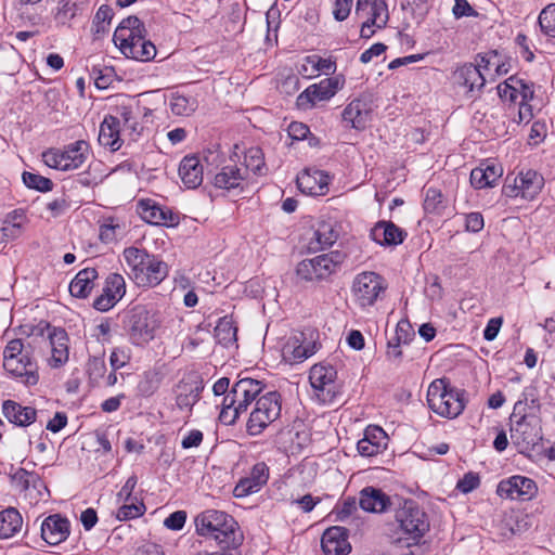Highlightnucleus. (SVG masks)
<instances>
[{
  "label": "nucleus",
  "mask_w": 555,
  "mask_h": 555,
  "mask_svg": "<svg viewBox=\"0 0 555 555\" xmlns=\"http://www.w3.org/2000/svg\"><path fill=\"white\" fill-rule=\"evenodd\" d=\"M122 256L129 268L128 276L139 287L157 286L168 275V264L145 249L127 247Z\"/></svg>",
  "instance_id": "1"
},
{
  "label": "nucleus",
  "mask_w": 555,
  "mask_h": 555,
  "mask_svg": "<svg viewBox=\"0 0 555 555\" xmlns=\"http://www.w3.org/2000/svg\"><path fill=\"white\" fill-rule=\"evenodd\" d=\"M197 534L212 539L217 544L242 545L244 534L237 521L229 514L207 509L195 517Z\"/></svg>",
  "instance_id": "2"
},
{
  "label": "nucleus",
  "mask_w": 555,
  "mask_h": 555,
  "mask_svg": "<svg viewBox=\"0 0 555 555\" xmlns=\"http://www.w3.org/2000/svg\"><path fill=\"white\" fill-rule=\"evenodd\" d=\"M33 353V345L20 338L11 339L3 350V369L10 377L26 386L39 382V367Z\"/></svg>",
  "instance_id": "3"
},
{
  "label": "nucleus",
  "mask_w": 555,
  "mask_h": 555,
  "mask_svg": "<svg viewBox=\"0 0 555 555\" xmlns=\"http://www.w3.org/2000/svg\"><path fill=\"white\" fill-rule=\"evenodd\" d=\"M263 389L262 382L249 377L238 379L222 398L219 420L225 425H233L241 414L259 398Z\"/></svg>",
  "instance_id": "4"
},
{
  "label": "nucleus",
  "mask_w": 555,
  "mask_h": 555,
  "mask_svg": "<svg viewBox=\"0 0 555 555\" xmlns=\"http://www.w3.org/2000/svg\"><path fill=\"white\" fill-rule=\"evenodd\" d=\"M524 399L518 400L514 405L512 420L514 421L511 427V439L519 452L525 453L533 451L534 448L543 439L542 425L539 416L533 414L521 413L525 402L528 400L527 393H522Z\"/></svg>",
  "instance_id": "5"
},
{
  "label": "nucleus",
  "mask_w": 555,
  "mask_h": 555,
  "mask_svg": "<svg viewBox=\"0 0 555 555\" xmlns=\"http://www.w3.org/2000/svg\"><path fill=\"white\" fill-rule=\"evenodd\" d=\"M427 402L436 414L455 418L466 406L465 391L450 387L444 378L435 379L428 387Z\"/></svg>",
  "instance_id": "6"
},
{
  "label": "nucleus",
  "mask_w": 555,
  "mask_h": 555,
  "mask_svg": "<svg viewBox=\"0 0 555 555\" xmlns=\"http://www.w3.org/2000/svg\"><path fill=\"white\" fill-rule=\"evenodd\" d=\"M160 326L157 314L145 306H134L124 317V328L133 346L143 347L155 338Z\"/></svg>",
  "instance_id": "7"
},
{
  "label": "nucleus",
  "mask_w": 555,
  "mask_h": 555,
  "mask_svg": "<svg viewBox=\"0 0 555 555\" xmlns=\"http://www.w3.org/2000/svg\"><path fill=\"white\" fill-rule=\"evenodd\" d=\"M346 259V254L340 250H333L307 258L298 262L296 274L300 280L314 282L323 281L335 274Z\"/></svg>",
  "instance_id": "8"
},
{
  "label": "nucleus",
  "mask_w": 555,
  "mask_h": 555,
  "mask_svg": "<svg viewBox=\"0 0 555 555\" xmlns=\"http://www.w3.org/2000/svg\"><path fill=\"white\" fill-rule=\"evenodd\" d=\"M281 410L282 397L280 392L269 391L260 396L256 400L246 423V431L248 435L258 436L262 434L269 425L280 417Z\"/></svg>",
  "instance_id": "9"
},
{
  "label": "nucleus",
  "mask_w": 555,
  "mask_h": 555,
  "mask_svg": "<svg viewBox=\"0 0 555 555\" xmlns=\"http://www.w3.org/2000/svg\"><path fill=\"white\" fill-rule=\"evenodd\" d=\"M387 287V282L380 274L363 271L353 278L351 295L361 309H366L383 298Z\"/></svg>",
  "instance_id": "10"
},
{
  "label": "nucleus",
  "mask_w": 555,
  "mask_h": 555,
  "mask_svg": "<svg viewBox=\"0 0 555 555\" xmlns=\"http://www.w3.org/2000/svg\"><path fill=\"white\" fill-rule=\"evenodd\" d=\"M395 519L406 539L418 542L429 530L427 514L412 500L396 509Z\"/></svg>",
  "instance_id": "11"
},
{
  "label": "nucleus",
  "mask_w": 555,
  "mask_h": 555,
  "mask_svg": "<svg viewBox=\"0 0 555 555\" xmlns=\"http://www.w3.org/2000/svg\"><path fill=\"white\" fill-rule=\"evenodd\" d=\"M88 154V142L79 140L66 145L63 150L49 149L42 153V159L50 168L68 171L78 169L87 160Z\"/></svg>",
  "instance_id": "12"
},
{
  "label": "nucleus",
  "mask_w": 555,
  "mask_h": 555,
  "mask_svg": "<svg viewBox=\"0 0 555 555\" xmlns=\"http://www.w3.org/2000/svg\"><path fill=\"white\" fill-rule=\"evenodd\" d=\"M544 185L542 175L532 169L520 170L517 175H507L503 194L509 198L534 199Z\"/></svg>",
  "instance_id": "13"
},
{
  "label": "nucleus",
  "mask_w": 555,
  "mask_h": 555,
  "mask_svg": "<svg viewBox=\"0 0 555 555\" xmlns=\"http://www.w3.org/2000/svg\"><path fill=\"white\" fill-rule=\"evenodd\" d=\"M356 14L364 18L360 36L371 38L376 29L386 27L389 21V11L386 0H357Z\"/></svg>",
  "instance_id": "14"
},
{
  "label": "nucleus",
  "mask_w": 555,
  "mask_h": 555,
  "mask_svg": "<svg viewBox=\"0 0 555 555\" xmlns=\"http://www.w3.org/2000/svg\"><path fill=\"white\" fill-rule=\"evenodd\" d=\"M337 372L332 365L314 364L310 369L309 382L317 399L325 404L331 403L337 393Z\"/></svg>",
  "instance_id": "15"
},
{
  "label": "nucleus",
  "mask_w": 555,
  "mask_h": 555,
  "mask_svg": "<svg viewBox=\"0 0 555 555\" xmlns=\"http://www.w3.org/2000/svg\"><path fill=\"white\" fill-rule=\"evenodd\" d=\"M13 486L23 492L25 498L29 499L30 504H37L40 501H46L50 496L48 487L41 477L25 468H17L10 475Z\"/></svg>",
  "instance_id": "16"
},
{
  "label": "nucleus",
  "mask_w": 555,
  "mask_h": 555,
  "mask_svg": "<svg viewBox=\"0 0 555 555\" xmlns=\"http://www.w3.org/2000/svg\"><path fill=\"white\" fill-rule=\"evenodd\" d=\"M343 88L339 77L322 79L319 83L309 86L297 98V105L304 109L313 107L317 103L327 101Z\"/></svg>",
  "instance_id": "17"
},
{
  "label": "nucleus",
  "mask_w": 555,
  "mask_h": 555,
  "mask_svg": "<svg viewBox=\"0 0 555 555\" xmlns=\"http://www.w3.org/2000/svg\"><path fill=\"white\" fill-rule=\"evenodd\" d=\"M496 493L504 499L527 501L537 493V485L528 477L515 475L501 480Z\"/></svg>",
  "instance_id": "18"
},
{
  "label": "nucleus",
  "mask_w": 555,
  "mask_h": 555,
  "mask_svg": "<svg viewBox=\"0 0 555 555\" xmlns=\"http://www.w3.org/2000/svg\"><path fill=\"white\" fill-rule=\"evenodd\" d=\"M126 294V281L119 273H109L103 292L93 301L94 309L105 312L112 309Z\"/></svg>",
  "instance_id": "19"
},
{
  "label": "nucleus",
  "mask_w": 555,
  "mask_h": 555,
  "mask_svg": "<svg viewBox=\"0 0 555 555\" xmlns=\"http://www.w3.org/2000/svg\"><path fill=\"white\" fill-rule=\"evenodd\" d=\"M269 476V466L264 462L256 463L250 472L237 481L233 495L241 499L259 492L267 485Z\"/></svg>",
  "instance_id": "20"
},
{
  "label": "nucleus",
  "mask_w": 555,
  "mask_h": 555,
  "mask_svg": "<svg viewBox=\"0 0 555 555\" xmlns=\"http://www.w3.org/2000/svg\"><path fill=\"white\" fill-rule=\"evenodd\" d=\"M46 330L51 347V357L48 363L53 369L61 367L69 358L68 335L64 328L51 326L49 323L46 324Z\"/></svg>",
  "instance_id": "21"
},
{
  "label": "nucleus",
  "mask_w": 555,
  "mask_h": 555,
  "mask_svg": "<svg viewBox=\"0 0 555 555\" xmlns=\"http://www.w3.org/2000/svg\"><path fill=\"white\" fill-rule=\"evenodd\" d=\"M41 538L49 545H59L70 534V521L61 514L46 517L40 527Z\"/></svg>",
  "instance_id": "22"
},
{
  "label": "nucleus",
  "mask_w": 555,
  "mask_h": 555,
  "mask_svg": "<svg viewBox=\"0 0 555 555\" xmlns=\"http://www.w3.org/2000/svg\"><path fill=\"white\" fill-rule=\"evenodd\" d=\"M372 106L365 99H353L341 113L345 127L363 130L371 120Z\"/></svg>",
  "instance_id": "23"
},
{
  "label": "nucleus",
  "mask_w": 555,
  "mask_h": 555,
  "mask_svg": "<svg viewBox=\"0 0 555 555\" xmlns=\"http://www.w3.org/2000/svg\"><path fill=\"white\" fill-rule=\"evenodd\" d=\"M330 181V176L318 169H306L296 179L299 191L313 196L325 195L328 191Z\"/></svg>",
  "instance_id": "24"
},
{
  "label": "nucleus",
  "mask_w": 555,
  "mask_h": 555,
  "mask_svg": "<svg viewBox=\"0 0 555 555\" xmlns=\"http://www.w3.org/2000/svg\"><path fill=\"white\" fill-rule=\"evenodd\" d=\"M145 33L144 24L137 16H128L124 18L116 28L113 41L120 52H122L124 46H132L135 41L139 42Z\"/></svg>",
  "instance_id": "25"
},
{
  "label": "nucleus",
  "mask_w": 555,
  "mask_h": 555,
  "mask_svg": "<svg viewBox=\"0 0 555 555\" xmlns=\"http://www.w3.org/2000/svg\"><path fill=\"white\" fill-rule=\"evenodd\" d=\"M315 352V345L305 344L302 333L289 337L282 347V359L284 362L293 365L304 362Z\"/></svg>",
  "instance_id": "26"
},
{
  "label": "nucleus",
  "mask_w": 555,
  "mask_h": 555,
  "mask_svg": "<svg viewBox=\"0 0 555 555\" xmlns=\"http://www.w3.org/2000/svg\"><path fill=\"white\" fill-rule=\"evenodd\" d=\"M321 546L325 555H349L351 545L347 529L338 526L326 529L321 539Z\"/></svg>",
  "instance_id": "27"
},
{
  "label": "nucleus",
  "mask_w": 555,
  "mask_h": 555,
  "mask_svg": "<svg viewBox=\"0 0 555 555\" xmlns=\"http://www.w3.org/2000/svg\"><path fill=\"white\" fill-rule=\"evenodd\" d=\"M246 168L237 164L224 165L214 178V185L218 189L231 191L243 190L246 180Z\"/></svg>",
  "instance_id": "28"
},
{
  "label": "nucleus",
  "mask_w": 555,
  "mask_h": 555,
  "mask_svg": "<svg viewBox=\"0 0 555 555\" xmlns=\"http://www.w3.org/2000/svg\"><path fill=\"white\" fill-rule=\"evenodd\" d=\"M371 237L383 246H397L403 243L406 232L391 221H378L371 230Z\"/></svg>",
  "instance_id": "29"
},
{
  "label": "nucleus",
  "mask_w": 555,
  "mask_h": 555,
  "mask_svg": "<svg viewBox=\"0 0 555 555\" xmlns=\"http://www.w3.org/2000/svg\"><path fill=\"white\" fill-rule=\"evenodd\" d=\"M360 507L370 513H384L391 506V499L382 489L365 487L360 491Z\"/></svg>",
  "instance_id": "30"
},
{
  "label": "nucleus",
  "mask_w": 555,
  "mask_h": 555,
  "mask_svg": "<svg viewBox=\"0 0 555 555\" xmlns=\"http://www.w3.org/2000/svg\"><path fill=\"white\" fill-rule=\"evenodd\" d=\"M179 176L188 189H196L203 182L204 169L196 155H186L179 165Z\"/></svg>",
  "instance_id": "31"
},
{
  "label": "nucleus",
  "mask_w": 555,
  "mask_h": 555,
  "mask_svg": "<svg viewBox=\"0 0 555 555\" xmlns=\"http://www.w3.org/2000/svg\"><path fill=\"white\" fill-rule=\"evenodd\" d=\"M120 131L119 118L112 115L106 116L100 126L99 143L112 151H117L121 146Z\"/></svg>",
  "instance_id": "32"
},
{
  "label": "nucleus",
  "mask_w": 555,
  "mask_h": 555,
  "mask_svg": "<svg viewBox=\"0 0 555 555\" xmlns=\"http://www.w3.org/2000/svg\"><path fill=\"white\" fill-rule=\"evenodd\" d=\"M2 412L5 418L18 426H28L36 421L37 412L31 406H22L15 401L3 402Z\"/></svg>",
  "instance_id": "33"
},
{
  "label": "nucleus",
  "mask_w": 555,
  "mask_h": 555,
  "mask_svg": "<svg viewBox=\"0 0 555 555\" xmlns=\"http://www.w3.org/2000/svg\"><path fill=\"white\" fill-rule=\"evenodd\" d=\"M455 79L459 85L467 88V91L474 93L480 91L485 86L486 79L478 66L467 63L459 67L455 72Z\"/></svg>",
  "instance_id": "34"
},
{
  "label": "nucleus",
  "mask_w": 555,
  "mask_h": 555,
  "mask_svg": "<svg viewBox=\"0 0 555 555\" xmlns=\"http://www.w3.org/2000/svg\"><path fill=\"white\" fill-rule=\"evenodd\" d=\"M98 279V271L94 268H85L80 270L69 284L72 296L77 298H87L94 287V281Z\"/></svg>",
  "instance_id": "35"
},
{
  "label": "nucleus",
  "mask_w": 555,
  "mask_h": 555,
  "mask_svg": "<svg viewBox=\"0 0 555 555\" xmlns=\"http://www.w3.org/2000/svg\"><path fill=\"white\" fill-rule=\"evenodd\" d=\"M502 175L500 166L494 164L487 165L486 167L474 168L470 172V184L475 189H483L492 186Z\"/></svg>",
  "instance_id": "36"
},
{
  "label": "nucleus",
  "mask_w": 555,
  "mask_h": 555,
  "mask_svg": "<svg viewBox=\"0 0 555 555\" xmlns=\"http://www.w3.org/2000/svg\"><path fill=\"white\" fill-rule=\"evenodd\" d=\"M23 525V518L18 511L9 507L0 512V539H9L16 534Z\"/></svg>",
  "instance_id": "37"
},
{
  "label": "nucleus",
  "mask_w": 555,
  "mask_h": 555,
  "mask_svg": "<svg viewBox=\"0 0 555 555\" xmlns=\"http://www.w3.org/2000/svg\"><path fill=\"white\" fill-rule=\"evenodd\" d=\"M126 57H130L141 62L152 61L156 55L155 44L145 39V35L141 37L139 42L132 43V46H124L122 52Z\"/></svg>",
  "instance_id": "38"
},
{
  "label": "nucleus",
  "mask_w": 555,
  "mask_h": 555,
  "mask_svg": "<svg viewBox=\"0 0 555 555\" xmlns=\"http://www.w3.org/2000/svg\"><path fill=\"white\" fill-rule=\"evenodd\" d=\"M526 526L527 524L524 520L522 514L515 511L504 513L498 525L500 534L503 538H511L514 534L522 532Z\"/></svg>",
  "instance_id": "39"
},
{
  "label": "nucleus",
  "mask_w": 555,
  "mask_h": 555,
  "mask_svg": "<svg viewBox=\"0 0 555 555\" xmlns=\"http://www.w3.org/2000/svg\"><path fill=\"white\" fill-rule=\"evenodd\" d=\"M410 330V323L408 321H401L398 323L396 334L392 339L387 344L386 357L388 360L399 362L402 358L401 345L408 344V335L404 337L401 335L402 332Z\"/></svg>",
  "instance_id": "40"
},
{
  "label": "nucleus",
  "mask_w": 555,
  "mask_h": 555,
  "mask_svg": "<svg viewBox=\"0 0 555 555\" xmlns=\"http://www.w3.org/2000/svg\"><path fill=\"white\" fill-rule=\"evenodd\" d=\"M140 215L143 220L151 224H168V221L172 220L171 214L150 201L140 203Z\"/></svg>",
  "instance_id": "41"
},
{
  "label": "nucleus",
  "mask_w": 555,
  "mask_h": 555,
  "mask_svg": "<svg viewBox=\"0 0 555 555\" xmlns=\"http://www.w3.org/2000/svg\"><path fill=\"white\" fill-rule=\"evenodd\" d=\"M125 234V227L118 218L107 217L104 218L100 224L99 237L102 243L111 244L116 242Z\"/></svg>",
  "instance_id": "42"
},
{
  "label": "nucleus",
  "mask_w": 555,
  "mask_h": 555,
  "mask_svg": "<svg viewBox=\"0 0 555 555\" xmlns=\"http://www.w3.org/2000/svg\"><path fill=\"white\" fill-rule=\"evenodd\" d=\"M334 68L335 65L332 61L322 59L319 55H309L304 60L299 73L311 77L320 73L328 74Z\"/></svg>",
  "instance_id": "43"
},
{
  "label": "nucleus",
  "mask_w": 555,
  "mask_h": 555,
  "mask_svg": "<svg viewBox=\"0 0 555 555\" xmlns=\"http://www.w3.org/2000/svg\"><path fill=\"white\" fill-rule=\"evenodd\" d=\"M522 87V79L517 76H511L504 82L498 86V94L501 100L518 104L520 100L519 90Z\"/></svg>",
  "instance_id": "44"
},
{
  "label": "nucleus",
  "mask_w": 555,
  "mask_h": 555,
  "mask_svg": "<svg viewBox=\"0 0 555 555\" xmlns=\"http://www.w3.org/2000/svg\"><path fill=\"white\" fill-rule=\"evenodd\" d=\"M336 225L330 221H321L314 231V240L320 248L331 247L338 238Z\"/></svg>",
  "instance_id": "45"
},
{
  "label": "nucleus",
  "mask_w": 555,
  "mask_h": 555,
  "mask_svg": "<svg viewBox=\"0 0 555 555\" xmlns=\"http://www.w3.org/2000/svg\"><path fill=\"white\" fill-rule=\"evenodd\" d=\"M237 328L234 326L233 321L229 317L219 319L215 327V338L219 344L228 347L236 341Z\"/></svg>",
  "instance_id": "46"
},
{
  "label": "nucleus",
  "mask_w": 555,
  "mask_h": 555,
  "mask_svg": "<svg viewBox=\"0 0 555 555\" xmlns=\"http://www.w3.org/2000/svg\"><path fill=\"white\" fill-rule=\"evenodd\" d=\"M197 100L193 96L173 93L170 99V108L177 116H190L197 108Z\"/></svg>",
  "instance_id": "47"
},
{
  "label": "nucleus",
  "mask_w": 555,
  "mask_h": 555,
  "mask_svg": "<svg viewBox=\"0 0 555 555\" xmlns=\"http://www.w3.org/2000/svg\"><path fill=\"white\" fill-rule=\"evenodd\" d=\"M199 399V390L189 384L178 386V395L176 398L177 406L180 410H191Z\"/></svg>",
  "instance_id": "48"
},
{
  "label": "nucleus",
  "mask_w": 555,
  "mask_h": 555,
  "mask_svg": "<svg viewBox=\"0 0 555 555\" xmlns=\"http://www.w3.org/2000/svg\"><path fill=\"white\" fill-rule=\"evenodd\" d=\"M240 166L246 168V178L248 177L249 171L254 172L255 175H262V169L264 167V158L261 149H248L244 155V163L241 164Z\"/></svg>",
  "instance_id": "49"
},
{
  "label": "nucleus",
  "mask_w": 555,
  "mask_h": 555,
  "mask_svg": "<svg viewBox=\"0 0 555 555\" xmlns=\"http://www.w3.org/2000/svg\"><path fill=\"white\" fill-rule=\"evenodd\" d=\"M423 206L427 214L440 215L444 209L441 191L436 188L426 189Z\"/></svg>",
  "instance_id": "50"
},
{
  "label": "nucleus",
  "mask_w": 555,
  "mask_h": 555,
  "mask_svg": "<svg viewBox=\"0 0 555 555\" xmlns=\"http://www.w3.org/2000/svg\"><path fill=\"white\" fill-rule=\"evenodd\" d=\"M145 505L137 499L122 502L118 508L116 517L120 521L130 520L142 516L145 513Z\"/></svg>",
  "instance_id": "51"
},
{
  "label": "nucleus",
  "mask_w": 555,
  "mask_h": 555,
  "mask_svg": "<svg viewBox=\"0 0 555 555\" xmlns=\"http://www.w3.org/2000/svg\"><path fill=\"white\" fill-rule=\"evenodd\" d=\"M91 77L98 89H107L116 79V74L113 67L109 66H93L91 69Z\"/></svg>",
  "instance_id": "52"
},
{
  "label": "nucleus",
  "mask_w": 555,
  "mask_h": 555,
  "mask_svg": "<svg viewBox=\"0 0 555 555\" xmlns=\"http://www.w3.org/2000/svg\"><path fill=\"white\" fill-rule=\"evenodd\" d=\"M538 23L544 35L555 38V3L548 4L540 12Z\"/></svg>",
  "instance_id": "53"
},
{
  "label": "nucleus",
  "mask_w": 555,
  "mask_h": 555,
  "mask_svg": "<svg viewBox=\"0 0 555 555\" xmlns=\"http://www.w3.org/2000/svg\"><path fill=\"white\" fill-rule=\"evenodd\" d=\"M23 182L28 189H34L39 192H49L53 188V182L49 178L33 173L29 171L23 172Z\"/></svg>",
  "instance_id": "54"
},
{
  "label": "nucleus",
  "mask_w": 555,
  "mask_h": 555,
  "mask_svg": "<svg viewBox=\"0 0 555 555\" xmlns=\"http://www.w3.org/2000/svg\"><path fill=\"white\" fill-rule=\"evenodd\" d=\"M61 7L57 9L55 20L61 24H66L74 18L79 12L85 10L81 5H76L74 1H62L60 0Z\"/></svg>",
  "instance_id": "55"
},
{
  "label": "nucleus",
  "mask_w": 555,
  "mask_h": 555,
  "mask_svg": "<svg viewBox=\"0 0 555 555\" xmlns=\"http://www.w3.org/2000/svg\"><path fill=\"white\" fill-rule=\"evenodd\" d=\"M114 16V12L112 8L107 4H102L96 11L93 18V26L95 28V33H105L107 27Z\"/></svg>",
  "instance_id": "56"
},
{
  "label": "nucleus",
  "mask_w": 555,
  "mask_h": 555,
  "mask_svg": "<svg viewBox=\"0 0 555 555\" xmlns=\"http://www.w3.org/2000/svg\"><path fill=\"white\" fill-rule=\"evenodd\" d=\"M105 372L106 363L104 354L100 357H92L88 360L87 373L92 382L98 383L100 379L104 378Z\"/></svg>",
  "instance_id": "57"
},
{
  "label": "nucleus",
  "mask_w": 555,
  "mask_h": 555,
  "mask_svg": "<svg viewBox=\"0 0 555 555\" xmlns=\"http://www.w3.org/2000/svg\"><path fill=\"white\" fill-rule=\"evenodd\" d=\"M131 359V350L127 347H115L109 356L112 370L117 371L126 366Z\"/></svg>",
  "instance_id": "58"
},
{
  "label": "nucleus",
  "mask_w": 555,
  "mask_h": 555,
  "mask_svg": "<svg viewBox=\"0 0 555 555\" xmlns=\"http://www.w3.org/2000/svg\"><path fill=\"white\" fill-rule=\"evenodd\" d=\"M358 511L357 501L354 498H348L341 504H338L333 509V515L338 521H346Z\"/></svg>",
  "instance_id": "59"
},
{
  "label": "nucleus",
  "mask_w": 555,
  "mask_h": 555,
  "mask_svg": "<svg viewBox=\"0 0 555 555\" xmlns=\"http://www.w3.org/2000/svg\"><path fill=\"white\" fill-rule=\"evenodd\" d=\"M358 453L363 457H372L385 450V444L372 443L369 438H362L357 443Z\"/></svg>",
  "instance_id": "60"
},
{
  "label": "nucleus",
  "mask_w": 555,
  "mask_h": 555,
  "mask_svg": "<svg viewBox=\"0 0 555 555\" xmlns=\"http://www.w3.org/2000/svg\"><path fill=\"white\" fill-rule=\"evenodd\" d=\"M158 388V379L155 374H145L144 378L139 383L138 390L144 397L152 396Z\"/></svg>",
  "instance_id": "61"
},
{
  "label": "nucleus",
  "mask_w": 555,
  "mask_h": 555,
  "mask_svg": "<svg viewBox=\"0 0 555 555\" xmlns=\"http://www.w3.org/2000/svg\"><path fill=\"white\" fill-rule=\"evenodd\" d=\"M70 208V202L65 196L54 198L47 204V209L51 212L52 217H59Z\"/></svg>",
  "instance_id": "62"
},
{
  "label": "nucleus",
  "mask_w": 555,
  "mask_h": 555,
  "mask_svg": "<svg viewBox=\"0 0 555 555\" xmlns=\"http://www.w3.org/2000/svg\"><path fill=\"white\" fill-rule=\"evenodd\" d=\"M186 521V512L177 511L171 513L164 521L166 528L171 530H181Z\"/></svg>",
  "instance_id": "63"
},
{
  "label": "nucleus",
  "mask_w": 555,
  "mask_h": 555,
  "mask_svg": "<svg viewBox=\"0 0 555 555\" xmlns=\"http://www.w3.org/2000/svg\"><path fill=\"white\" fill-rule=\"evenodd\" d=\"M479 485H480V479H479L478 475L473 474V473H467L464 475V477L461 480H459L456 488L463 493H468V492L475 490L476 488H478Z\"/></svg>",
  "instance_id": "64"
}]
</instances>
